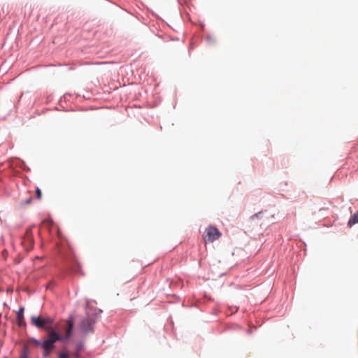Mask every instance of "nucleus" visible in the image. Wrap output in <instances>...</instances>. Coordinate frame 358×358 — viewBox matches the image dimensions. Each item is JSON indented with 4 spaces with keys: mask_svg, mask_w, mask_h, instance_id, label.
I'll use <instances>...</instances> for the list:
<instances>
[{
    "mask_svg": "<svg viewBox=\"0 0 358 358\" xmlns=\"http://www.w3.org/2000/svg\"><path fill=\"white\" fill-rule=\"evenodd\" d=\"M73 327V318H69L66 322V325L64 327V332L65 336L63 337L60 334L57 332L54 329H50L48 332V335L42 342L41 348L43 350V355L44 357H48L52 352L55 348V343L57 341H62L64 340H69L72 334Z\"/></svg>",
    "mask_w": 358,
    "mask_h": 358,
    "instance_id": "f257e3e1",
    "label": "nucleus"
},
{
    "mask_svg": "<svg viewBox=\"0 0 358 358\" xmlns=\"http://www.w3.org/2000/svg\"><path fill=\"white\" fill-rule=\"evenodd\" d=\"M31 323L34 326L36 327L39 329H47L48 331L50 329H53L52 328V324L53 323V320L49 317H36V316H31Z\"/></svg>",
    "mask_w": 358,
    "mask_h": 358,
    "instance_id": "f03ea898",
    "label": "nucleus"
},
{
    "mask_svg": "<svg viewBox=\"0 0 358 358\" xmlns=\"http://www.w3.org/2000/svg\"><path fill=\"white\" fill-rule=\"evenodd\" d=\"M205 233V241L208 242H213L221 236V233L216 227L213 226L208 227L206 229Z\"/></svg>",
    "mask_w": 358,
    "mask_h": 358,
    "instance_id": "7ed1b4c3",
    "label": "nucleus"
},
{
    "mask_svg": "<svg viewBox=\"0 0 358 358\" xmlns=\"http://www.w3.org/2000/svg\"><path fill=\"white\" fill-rule=\"evenodd\" d=\"M22 243L27 248H32L34 245V238L32 235L31 229H28L26 231L24 236L23 238Z\"/></svg>",
    "mask_w": 358,
    "mask_h": 358,
    "instance_id": "20e7f679",
    "label": "nucleus"
},
{
    "mask_svg": "<svg viewBox=\"0 0 358 358\" xmlns=\"http://www.w3.org/2000/svg\"><path fill=\"white\" fill-rule=\"evenodd\" d=\"M93 323L94 322L92 319L89 317L85 318L81 321L80 328L85 333L89 332L92 329Z\"/></svg>",
    "mask_w": 358,
    "mask_h": 358,
    "instance_id": "39448f33",
    "label": "nucleus"
},
{
    "mask_svg": "<svg viewBox=\"0 0 358 358\" xmlns=\"http://www.w3.org/2000/svg\"><path fill=\"white\" fill-rule=\"evenodd\" d=\"M23 314H24V308L21 307L17 313V324L20 327H24L26 325Z\"/></svg>",
    "mask_w": 358,
    "mask_h": 358,
    "instance_id": "423d86ee",
    "label": "nucleus"
},
{
    "mask_svg": "<svg viewBox=\"0 0 358 358\" xmlns=\"http://www.w3.org/2000/svg\"><path fill=\"white\" fill-rule=\"evenodd\" d=\"M358 223V211L348 221V226L351 227L354 224Z\"/></svg>",
    "mask_w": 358,
    "mask_h": 358,
    "instance_id": "0eeeda50",
    "label": "nucleus"
},
{
    "mask_svg": "<svg viewBox=\"0 0 358 358\" xmlns=\"http://www.w3.org/2000/svg\"><path fill=\"white\" fill-rule=\"evenodd\" d=\"M29 343L30 345H33L34 347H38V346H41V344H42V342H41L40 341L36 339V338H30L29 340Z\"/></svg>",
    "mask_w": 358,
    "mask_h": 358,
    "instance_id": "6e6552de",
    "label": "nucleus"
},
{
    "mask_svg": "<svg viewBox=\"0 0 358 358\" xmlns=\"http://www.w3.org/2000/svg\"><path fill=\"white\" fill-rule=\"evenodd\" d=\"M59 358H69L68 352H62L59 354Z\"/></svg>",
    "mask_w": 358,
    "mask_h": 358,
    "instance_id": "1a4fd4ad",
    "label": "nucleus"
},
{
    "mask_svg": "<svg viewBox=\"0 0 358 358\" xmlns=\"http://www.w3.org/2000/svg\"><path fill=\"white\" fill-rule=\"evenodd\" d=\"M36 198L38 199H40L42 196V193L39 188H36Z\"/></svg>",
    "mask_w": 358,
    "mask_h": 358,
    "instance_id": "9d476101",
    "label": "nucleus"
},
{
    "mask_svg": "<svg viewBox=\"0 0 358 358\" xmlns=\"http://www.w3.org/2000/svg\"><path fill=\"white\" fill-rule=\"evenodd\" d=\"M73 356H74L76 358H79V357H80V353H79V352H78V351H77L76 352H75V353L73 354Z\"/></svg>",
    "mask_w": 358,
    "mask_h": 358,
    "instance_id": "9b49d317",
    "label": "nucleus"
},
{
    "mask_svg": "<svg viewBox=\"0 0 358 358\" xmlns=\"http://www.w3.org/2000/svg\"><path fill=\"white\" fill-rule=\"evenodd\" d=\"M31 199H32L30 197L29 199H28L26 201L25 203H26V204H29V203H31Z\"/></svg>",
    "mask_w": 358,
    "mask_h": 358,
    "instance_id": "f8f14e48",
    "label": "nucleus"
},
{
    "mask_svg": "<svg viewBox=\"0 0 358 358\" xmlns=\"http://www.w3.org/2000/svg\"><path fill=\"white\" fill-rule=\"evenodd\" d=\"M24 358H25V357H24Z\"/></svg>",
    "mask_w": 358,
    "mask_h": 358,
    "instance_id": "ddd939ff",
    "label": "nucleus"
}]
</instances>
